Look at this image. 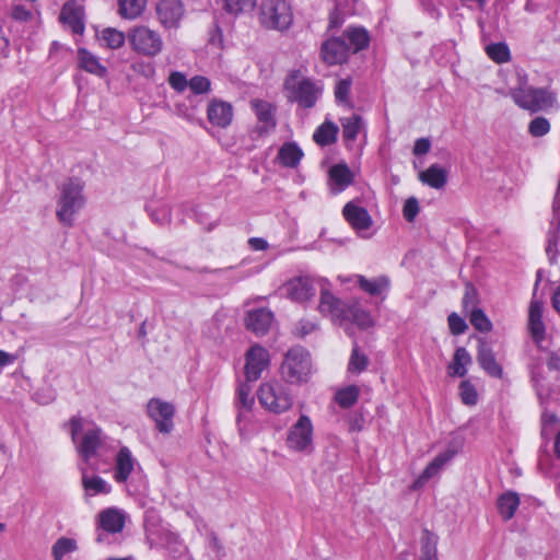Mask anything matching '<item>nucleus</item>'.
I'll return each instance as SVG.
<instances>
[{
    "label": "nucleus",
    "instance_id": "1",
    "mask_svg": "<svg viewBox=\"0 0 560 560\" xmlns=\"http://www.w3.org/2000/svg\"><path fill=\"white\" fill-rule=\"evenodd\" d=\"M500 93L509 95L520 108L530 113L547 112L558 107L556 95L545 88L529 85L527 73L520 68L514 70L508 93L503 91Z\"/></svg>",
    "mask_w": 560,
    "mask_h": 560
},
{
    "label": "nucleus",
    "instance_id": "2",
    "mask_svg": "<svg viewBox=\"0 0 560 560\" xmlns=\"http://www.w3.org/2000/svg\"><path fill=\"white\" fill-rule=\"evenodd\" d=\"M70 427L72 442L85 464L101 456V451L107 445L108 440L101 428L77 416L71 418Z\"/></svg>",
    "mask_w": 560,
    "mask_h": 560
},
{
    "label": "nucleus",
    "instance_id": "3",
    "mask_svg": "<svg viewBox=\"0 0 560 560\" xmlns=\"http://www.w3.org/2000/svg\"><path fill=\"white\" fill-rule=\"evenodd\" d=\"M83 188V182L77 177L65 180L58 187L59 195L56 201V215L62 225L72 226L74 217L84 207L85 197Z\"/></svg>",
    "mask_w": 560,
    "mask_h": 560
},
{
    "label": "nucleus",
    "instance_id": "4",
    "mask_svg": "<svg viewBox=\"0 0 560 560\" xmlns=\"http://www.w3.org/2000/svg\"><path fill=\"white\" fill-rule=\"evenodd\" d=\"M283 92L289 102L308 109L316 105L322 95V88L300 70H292L284 80Z\"/></svg>",
    "mask_w": 560,
    "mask_h": 560
},
{
    "label": "nucleus",
    "instance_id": "5",
    "mask_svg": "<svg viewBox=\"0 0 560 560\" xmlns=\"http://www.w3.org/2000/svg\"><path fill=\"white\" fill-rule=\"evenodd\" d=\"M257 397L262 408L276 415L288 411L293 405L289 386L279 381L261 383Z\"/></svg>",
    "mask_w": 560,
    "mask_h": 560
},
{
    "label": "nucleus",
    "instance_id": "6",
    "mask_svg": "<svg viewBox=\"0 0 560 560\" xmlns=\"http://www.w3.org/2000/svg\"><path fill=\"white\" fill-rule=\"evenodd\" d=\"M280 373L287 383L299 384L306 382L311 373L308 352L301 347L290 349L283 359Z\"/></svg>",
    "mask_w": 560,
    "mask_h": 560
},
{
    "label": "nucleus",
    "instance_id": "7",
    "mask_svg": "<svg viewBox=\"0 0 560 560\" xmlns=\"http://www.w3.org/2000/svg\"><path fill=\"white\" fill-rule=\"evenodd\" d=\"M292 21V10L285 0H262L259 8V22L262 26L284 31Z\"/></svg>",
    "mask_w": 560,
    "mask_h": 560
},
{
    "label": "nucleus",
    "instance_id": "8",
    "mask_svg": "<svg viewBox=\"0 0 560 560\" xmlns=\"http://www.w3.org/2000/svg\"><path fill=\"white\" fill-rule=\"evenodd\" d=\"M285 445L294 453L310 455L314 451V428L306 415H301L287 432Z\"/></svg>",
    "mask_w": 560,
    "mask_h": 560
},
{
    "label": "nucleus",
    "instance_id": "9",
    "mask_svg": "<svg viewBox=\"0 0 560 560\" xmlns=\"http://www.w3.org/2000/svg\"><path fill=\"white\" fill-rule=\"evenodd\" d=\"M128 40L133 51L145 57H155L163 49V39L159 32L147 25L132 27Z\"/></svg>",
    "mask_w": 560,
    "mask_h": 560
},
{
    "label": "nucleus",
    "instance_id": "10",
    "mask_svg": "<svg viewBox=\"0 0 560 560\" xmlns=\"http://www.w3.org/2000/svg\"><path fill=\"white\" fill-rule=\"evenodd\" d=\"M250 107L254 110L257 124L252 130V138L259 139L268 136L276 129V106L264 100H252Z\"/></svg>",
    "mask_w": 560,
    "mask_h": 560
},
{
    "label": "nucleus",
    "instance_id": "11",
    "mask_svg": "<svg viewBox=\"0 0 560 560\" xmlns=\"http://www.w3.org/2000/svg\"><path fill=\"white\" fill-rule=\"evenodd\" d=\"M324 279H314L307 276L295 277L284 283L285 295L298 303H304L315 296L317 288Z\"/></svg>",
    "mask_w": 560,
    "mask_h": 560
},
{
    "label": "nucleus",
    "instance_id": "12",
    "mask_svg": "<svg viewBox=\"0 0 560 560\" xmlns=\"http://www.w3.org/2000/svg\"><path fill=\"white\" fill-rule=\"evenodd\" d=\"M149 417L154 421L159 432L168 434L174 429L175 407L160 398H151L147 405Z\"/></svg>",
    "mask_w": 560,
    "mask_h": 560
},
{
    "label": "nucleus",
    "instance_id": "13",
    "mask_svg": "<svg viewBox=\"0 0 560 560\" xmlns=\"http://www.w3.org/2000/svg\"><path fill=\"white\" fill-rule=\"evenodd\" d=\"M270 355L266 348L253 345L245 354V377L247 382H256L269 366Z\"/></svg>",
    "mask_w": 560,
    "mask_h": 560
},
{
    "label": "nucleus",
    "instance_id": "14",
    "mask_svg": "<svg viewBox=\"0 0 560 560\" xmlns=\"http://www.w3.org/2000/svg\"><path fill=\"white\" fill-rule=\"evenodd\" d=\"M246 383H241L236 389V408L238 410L236 423L241 435H245L250 422V411L254 406V397L252 396V386Z\"/></svg>",
    "mask_w": 560,
    "mask_h": 560
},
{
    "label": "nucleus",
    "instance_id": "15",
    "mask_svg": "<svg viewBox=\"0 0 560 560\" xmlns=\"http://www.w3.org/2000/svg\"><path fill=\"white\" fill-rule=\"evenodd\" d=\"M327 281L324 280L320 283V298L318 304V311L323 316L329 317L332 323L342 325V318L347 303L335 296L327 288Z\"/></svg>",
    "mask_w": 560,
    "mask_h": 560
},
{
    "label": "nucleus",
    "instance_id": "16",
    "mask_svg": "<svg viewBox=\"0 0 560 560\" xmlns=\"http://www.w3.org/2000/svg\"><path fill=\"white\" fill-rule=\"evenodd\" d=\"M477 293L474 288H467L463 298V308L469 316L470 324L481 332H488L492 328V324L485 312L475 306Z\"/></svg>",
    "mask_w": 560,
    "mask_h": 560
},
{
    "label": "nucleus",
    "instance_id": "17",
    "mask_svg": "<svg viewBox=\"0 0 560 560\" xmlns=\"http://www.w3.org/2000/svg\"><path fill=\"white\" fill-rule=\"evenodd\" d=\"M156 15L165 28H177L184 16V5L180 0H160Z\"/></svg>",
    "mask_w": 560,
    "mask_h": 560
},
{
    "label": "nucleus",
    "instance_id": "18",
    "mask_svg": "<svg viewBox=\"0 0 560 560\" xmlns=\"http://www.w3.org/2000/svg\"><path fill=\"white\" fill-rule=\"evenodd\" d=\"M342 214L350 226L361 236H363L362 233L369 230L373 224V220L368 210L360 207L354 201H349L345 205Z\"/></svg>",
    "mask_w": 560,
    "mask_h": 560
},
{
    "label": "nucleus",
    "instance_id": "19",
    "mask_svg": "<svg viewBox=\"0 0 560 560\" xmlns=\"http://www.w3.org/2000/svg\"><path fill=\"white\" fill-rule=\"evenodd\" d=\"M350 52L346 40L341 37H332L322 45L320 55L323 60L329 65L343 62Z\"/></svg>",
    "mask_w": 560,
    "mask_h": 560
},
{
    "label": "nucleus",
    "instance_id": "20",
    "mask_svg": "<svg viewBox=\"0 0 560 560\" xmlns=\"http://www.w3.org/2000/svg\"><path fill=\"white\" fill-rule=\"evenodd\" d=\"M207 117L213 126L226 128L233 120V107L228 102L214 98L208 104Z\"/></svg>",
    "mask_w": 560,
    "mask_h": 560
},
{
    "label": "nucleus",
    "instance_id": "21",
    "mask_svg": "<svg viewBox=\"0 0 560 560\" xmlns=\"http://www.w3.org/2000/svg\"><path fill=\"white\" fill-rule=\"evenodd\" d=\"M457 448H447L445 452L440 453L434 459L425 467L422 474L415 480L412 488H421L431 478L439 475L441 469L456 455Z\"/></svg>",
    "mask_w": 560,
    "mask_h": 560
},
{
    "label": "nucleus",
    "instance_id": "22",
    "mask_svg": "<svg viewBox=\"0 0 560 560\" xmlns=\"http://www.w3.org/2000/svg\"><path fill=\"white\" fill-rule=\"evenodd\" d=\"M273 320V314L268 308H257L247 313L246 327L257 336L265 335Z\"/></svg>",
    "mask_w": 560,
    "mask_h": 560
},
{
    "label": "nucleus",
    "instance_id": "23",
    "mask_svg": "<svg viewBox=\"0 0 560 560\" xmlns=\"http://www.w3.org/2000/svg\"><path fill=\"white\" fill-rule=\"evenodd\" d=\"M353 182V174L346 163H339L329 170V186L334 194H339Z\"/></svg>",
    "mask_w": 560,
    "mask_h": 560
},
{
    "label": "nucleus",
    "instance_id": "24",
    "mask_svg": "<svg viewBox=\"0 0 560 560\" xmlns=\"http://www.w3.org/2000/svg\"><path fill=\"white\" fill-rule=\"evenodd\" d=\"M136 459L127 446H122L116 456L114 478L117 482H126L135 469Z\"/></svg>",
    "mask_w": 560,
    "mask_h": 560
},
{
    "label": "nucleus",
    "instance_id": "25",
    "mask_svg": "<svg viewBox=\"0 0 560 560\" xmlns=\"http://www.w3.org/2000/svg\"><path fill=\"white\" fill-rule=\"evenodd\" d=\"M82 15L81 5L75 2H66L60 12V21L68 25L74 34H82L84 31Z\"/></svg>",
    "mask_w": 560,
    "mask_h": 560
},
{
    "label": "nucleus",
    "instance_id": "26",
    "mask_svg": "<svg viewBox=\"0 0 560 560\" xmlns=\"http://www.w3.org/2000/svg\"><path fill=\"white\" fill-rule=\"evenodd\" d=\"M477 360L480 366L492 377H502V368L497 362L493 351L489 348L485 340H479Z\"/></svg>",
    "mask_w": 560,
    "mask_h": 560
},
{
    "label": "nucleus",
    "instance_id": "27",
    "mask_svg": "<svg viewBox=\"0 0 560 560\" xmlns=\"http://www.w3.org/2000/svg\"><path fill=\"white\" fill-rule=\"evenodd\" d=\"M528 327L532 338L537 342L545 339V325L542 322V304L538 301H532L528 315Z\"/></svg>",
    "mask_w": 560,
    "mask_h": 560
},
{
    "label": "nucleus",
    "instance_id": "28",
    "mask_svg": "<svg viewBox=\"0 0 560 560\" xmlns=\"http://www.w3.org/2000/svg\"><path fill=\"white\" fill-rule=\"evenodd\" d=\"M125 514L115 508H109L100 513V525L107 533H120L125 526Z\"/></svg>",
    "mask_w": 560,
    "mask_h": 560
},
{
    "label": "nucleus",
    "instance_id": "29",
    "mask_svg": "<svg viewBox=\"0 0 560 560\" xmlns=\"http://www.w3.org/2000/svg\"><path fill=\"white\" fill-rule=\"evenodd\" d=\"M345 315L346 316L342 318V324L346 322H351L363 329L369 328L374 324L371 314L363 310L359 302L347 304Z\"/></svg>",
    "mask_w": 560,
    "mask_h": 560
},
{
    "label": "nucleus",
    "instance_id": "30",
    "mask_svg": "<svg viewBox=\"0 0 560 560\" xmlns=\"http://www.w3.org/2000/svg\"><path fill=\"white\" fill-rule=\"evenodd\" d=\"M343 39L352 52L365 49L370 43L369 33L360 26L348 27L343 33Z\"/></svg>",
    "mask_w": 560,
    "mask_h": 560
},
{
    "label": "nucleus",
    "instance_id": "31",
    "mask_svg": "<svg viewBox=\"0 0 560 560\" xmlns=\"http://www.w3.org/2000/svg\"><path fill=\"white\" fill-rule=\"evenodd\" d=\"M438 536L428 530L423 529L420 537V549L416 560H439L438 557Z\"/></svg>",
    "mask_w": 560,
    "mask_h": 560
},
{
    "label": "nucleus",
    "instance_id": "32",
    "mask_svg": "<svg viewBox=\"0 0 560 560\" xmlns=\"http://www.w3.org/2000/svg\"><path fill=\"white\" fill-rule=\"evenodd\" d=\"M78 60L80 68L100 78H103L107 72L106 68L100 62L98 57L85 48L78 49Z\"/></svg>",
    "mask_w": 560,
    "mask_h": 560
},
{
    "label": "nucleus",
    "instance_id": "33",
    "mask_svg": "<svg viewBox=\"0 0 560 560\" xmlns=\"http://www.w3.org/2000/svg\"><path fill=\"white\" fill-rule=\"evenodd\" d=\"M338 131V126L327 119L315 129L313 140L319 147L330 145L336 142Z\"/></svg>",
    "mask_w": 560,
    "mask_h": 560
},
{
    "label": "nucleus",
    "instance_id": "34",
    "mask_svg": "<svg viewBox=\"0 0 560 560\" xmlns=\"http://www.w3.org/2000/svg\"><path fill=\"white\" fill-rule=\"evenodd\" d=\"M355 279L360 289L370 295H380L389 288V279L386 276L368 279L362 275H357Z\"/></svg>",
    "mask_w": 560,
    "mask_h": 560
},
{
    "label": "nucleus",
    "instance_id": "35",
    "mask_svg": "<svg viewBox=\"0 0 560 560\" xmlns=\"http://www.w3.org/2000/svg\"><path fill=\"white\" fill-rule=\"evenodd\" d=\"M419 179L432 188L441 189L447 182V174L444 168L438 164H433L419 174Z\"/></svg>",
    "mask_w": 560,
    "mask_h": 560
},
{
    "label": "nucleus",
    "instance_id": "36",
    "mask_svg": "<svg viewBox=\"0 0 560 560\" xmlns=\"http://www.w3.org/2000/svg\"><path fill=\"white\" fill-rule=\"evenodd\" d=\"M303 158V151L295 142H285L279 149L278 159L287 167H296Z\"/></svg>",
    "mask_w": 560,
    "mask_h": 560
},
{
    "label": "nucleus",
    "instance_id": "37",
    "mask_svg": "<svg viewBox=\"0 0 560 560\" xmlns=\"http://www.w3.org/2000/svg\"><path fill=\"white\" fill-rule=\"evenodd\" d=\"M520 505V497L515 492H505L498 499V510L503 520H511Z\"/></svg>",
    "mask_w": 560,
    "mask_h": 560
},
{
    "label": "nucleus",
    "instance_id": "38",
    "mask_svg": "<svg viewBox=\"0 0 560 560\" xmlns=\"http://www.w3.org/2000/svg\"><path fill=\"white\" fill-rule=\"evenodd\" d=\"M471 362V357L465 348H457L454 358L448 365L451 376L463 377L467 373L466 366Z\"/></svg>",
    "mask_w": 560,
    "mask_h": 560
},
{
    "label": "nucleus",
    "instance_id": "39",
    "mask_svg": "<svg viewBox=\"0 0 560 560\" xmlns=\"http://www.w3.org/2000/svg\"><path fill=\"white\" fill-rule=\"evenodd\" d=\"M81 470L82 483L88 494L95 495L98 493H108L110 491V487L103 478L98 476L89 477L86 475L85 468H81Z\"/></svg>",
    "mask_w": 560,
    "mask_h": 560
},
{
    "label": "nucleus",
    "instance_id": "40",
    "mask_svg": "<svg viewBox=\"0 0 560 560\" xmlns=\"http://www.w3.org/2000/svg\"><path fill=\"white\" fill-rule=\"evenodd\" d=\"M147 0H119L118 12L128 20L138 18L145 9Z\"/></svg>",
    "mask_w": 560,
    "mask_h": 560
},
{
    "label": "nucleus",
    "instance_id": "41",
    "mask_svg": "<svg viewBox=\"0 0 560 560\" xmlns=\"http://www.w3.org/2000/svg\"><path fill=\"white\" fill-rule=\"evenodd\" d=\"M342 136L346 141H354L362 130L364 122L359 115H352L350 117L341 119Z\"/></svg>",
    "mask_w": 560,
    "mask_h": 560
},
{
    "label": "nucleus",
    "instance_id": "42",
    "mask_svg": "<svg viewBox=\"0 0 560 560\" xmlns=\"http://www.w3.org/2000/svg\"><path fill=\"white\" fill-rule=\"evenodd\" d=\"M78 550V542L73 538L60 537L51 547V556L56 560H63L67 555Z\"/></svg>",
    "mask_w": 560,
    "mask_h": 560
},
{
    "label": "nucleus",
    "instance_id": "43",
    "mask_svg": "<svg viewBox=\"0 0 560 560\" xmlns=\"http://www.w3.org/2000/svg\"><path fill=\"white\" fill-rule=\"evenodd\" d=\"M369 365V358L364 354L357 343L353 345L351 355L348 362V373L360 374L366 370Z\"/></svg>",
    "mask_w": 560,
    "mask_h": 560
},
{
    "label": "nucleus",
    "instance_id": "44",
    "mask_svg": "<svg viewBox=\"0 0 560 560\" xmlns=\"http://www.w3.org/2000/svg\"><path fill=\"white\" fill-rule=\"evenodd\" d=\"M359 394L357 385H349L337 390L335 399L341 408H350L358 401Z\"/></svg>",
    "mask_w": 560,
    "mask_h": 560
},
{
    "label": "nucleus",
    "instance_id": "45",
    "mask_svg": "<svg viewBox=\"0 0 560 560\" xmlns=\"http://www.w3.org/2000/svg\"><path fill=\"white\" fill-rule=\"evenodd\" d=\"M100 39L106 47L110 49H118L124 46L126 36L122 32L116 28L107 27L102 31Z\"/></svg>",
    "mask_w": 560,
    "mask_h": 560
},
{
    "label": "nucleus",
    "instance_id": "46",
    "mask_svg": "<svg viewBox=\"0 0 560 560\" xmlns=\"http://www.w3.org/2000/svg\"><path fill=\"white\" fill-rule=\"evenodd\" d=\"M487 55L497 63H503L510 60V49L504 43L490 44L486 48Z\"/></svg>",
    "mask_w": 560,
    "mask_h": 560
},
{
    "label": "nucleus",
    "instance_id": "47",
    "mask_svg": "<svg viewBox=\"0 0 560 560\" xmlns=\"http://www.w3.org/2000/svg\"><path fill=\"white\" fill-rule=\"evenodd\" d=\"M550 131V122L542 116H537L528 124V132L532 137L540 138Z\"/></svg>",
    "mask_w": 560,
    "mask_h": 560
},
{
    "label": "nucleus",
    "instance_id": "48",
    "mask_svg": "<svg viewBox=\"0 0 560 560\" xmlns=\"http://www.w3.org/2000/svg\"><path fill=\"white\" fill-rule=\"evenodd\" d=\"M147 211L149 212L152 221L158 224L162 225L171 221V211L166 205H161L160 207L149 205L147 206Z\"/></svg>",
    "mask_w": 560,
    "mask_h": 560
},
{
    "label": "nucleus",
    "instance_id": "49",
    "mask_svg": "<svg viewBox=\"0 0 560 560\" xmlns=\"http://www.w3.org/2000/svg\"><path fill=\"white\" fill-rule=\"evenodd\" d=\"M459 396L467 406H475L478 401V394L475 386L469 381H463L459 385Z\"/></svg>",
    "mask_w": 560,
    "mask_h": 560
},
{
    "label": "nucleus",
    "instance_id": "50",
    "mask_svg": "<svg viewBox=\"0 0 560 560\" xmlns=\"http://www.w3.org/2000/svg\"><path fill=\"white\" fill-rule=\"evenodd\" d=\"M319 323L316 319L302 318L300 319L294 327V335L304 338L310 334L318 330Z\"/></svg>",
    "mask_w": 560,
    "mask_h": 560
},
{
    "label": "nucleus",
    "instance_id": "51",
    "mask_svg": "<svg viewBox=\"0 0 560 560\" xmlns=\"http://www.w3.org/2000/svg\"><path fill=\"white\" fill-rule=\"evenodd\" d=\"M226 11L231 13H241L245 11H252L257 0H224Z\"/></svg>",
    "mask_w": 560,
    "mask_h": 560
},
{
    "label": "nucleus",
    "instance_id": "52",
    "mask_svg": "<svg viewBox=\"0 0 560 560\" xmlns=\"http://www.w3.org/2000/svg\"><path fill=\"white\" fill-rule=\"evenodd\" d=\"M188 86L195 94H206L210 91L211 82L202 75H195L188 81Z\"/></svg>",
    "mask_w": 560,
    "mask_h": 560
},
{
    "label": "nucleus",
    "instance_id": "53",
    "mask_svg": "<svg viewBox=\"0 0 560 560\" xmlns=\"http://www.w3.org/2000/svg\"><path fill=\"white\" fill-rule=\"evenodd\" d=\"M11 18L21 23L28 22L33 19V12L26 5L21 3H13L11 7Z\"/></svg>",
    "mask_w": 560,
    "mask_h": 560
},
{
    "label": "nucleus",
    "instance_id": "54",
    "mask_svg": "<svg viewBox=\"0 0 560 560\" xmlns=\"http://www.w3.org/2000/svg\"><path fill=\"white\" fill-rule=\"evenodd\" d=\"M420 211L419 202L417 198L410 197L405 201L404 208H402V214L404 218L408 222H413L416 217L418 215Z\"/></svg>",
    "mask_w": 560,
    "mask_h": 560
},
{
    "label": "nucleus",
    "instance_id": "55",
    "mask_svg": "<svg viewBox=\"0 0 560 560\" xmlns=\"http://www.w3.org/2000/svg\"><path fill=\"white\" fill-rule=\"evenodd\" d=\"M448 327L453 335L458 336L466 331L467 324L463 317L456 313H452L448 318Z\"/></svg>",
    "mask_w": 560,
    "mask_h": 560
},
{
    "label": "nucleus",
    "instance_id": "56",
    "mask_svg": "<svg viewBox=\"0 0 560 560\" xmlns=\"http://www.w3.org/2000/svg\"><path fill=\"white\" fill-rule=\"evenodd\" d=\"M168 84L177 92H184L188 86V81L184 73L174 71L168 77Z\"/></svg>",
    "mask_w": 560,
    "mask_h": 560
},
{
    "label": "nucleus",
    "instance_id": "57",
    "mask_svg": "<svg viewBox=\"0 0 560 560\" xmlns=\"http://www.w3.org/2000/svg\"><path fill=\"white\" fill-rule=\"evenodd\" d=\"M351 89V81L349 79L340 80L335 89L336 100L340 103H345L348 101V95Z\"/></svg>",
    "mask_w": 560,
    "mask_h": 560
},
{
    "label": "nucleus",
    "instance_id": "58",
    "mask_svg": "<svg viewBox=\"0 0 560 560\" xmlns=\"http://www.w3.org/2000/svg\"><path fill=\"white\" fill-rule=\"evenodd\" d=\"M431 149V141L428 138H419L416 140L412 153L417 156L427 154Z\"/></svg>",
    "mask_w": 560,
    "mask_h": 560
},
{
    "label": "nucleus",
    "instance_id": "59",
    "mask_svg": "<svg viewBox=\"0 0 560 560\" xmlns=\"http://www.w3.org/2000/svg\"><path fill=\"white\" fill-rule=\"evenodd\" d=\"M248 245L253 250H266L269 247L268 242L262 237H250Z\"/></svg>",
    "mask_w": 560,
    "mask_h": 560
},
{
    "label": "nucleus",
    "instance_id": "60",
    "mask_svg": "<svg viewBox=\"0 0 560 560\" xmlns=\"http://www.w3.org/2000/svg\"><path fill=\"white\" fill-rule=\"evenodd\" d=\"M336 2V14H332L330 16L329 27H338L341 24V21H339L337 14H345V10L342 9V0H335Z\"/></svg>",
    "mask_w": 560,
    "mask_h": 560
},
{
    "label": "nucleus",
    "instance_id": "61",
    "mask_svg": "<svg viewBox=\"0 0 560 560\" xmlns=\"http://www.w3.org/2000/svg\"><path fill=\"white\" fill-rule=\"evenodd\" d=\"M547 365L550 370L560 371V349L549 355Z\"/></svg>",
    "mask_w": 560,
    "mask_h": 560
},
{
    "label": "nucleus",
    "instance_id": "62",
    "mask_svg": "<svg viewBox=\"0 0 560 560\" xmlns=\"http://www.w3.org/2000/svg\"><path fill=\"white\" fill-rule=\"evenodd\" d=\"M14 361L15 357L13 354L0 350V369L12 364Z\"/></svg>",
    "mask_w": 560,
    "mask_h": 560
},
{
    "label": "nucleus",
    "instance_id": "63",
    "mask_svg": "<svg viewBox=\"0 0 560 560\" xmlns=\"http://www.w3.org/2000/svg\"><path fill=\"white\" fill-rule=\"evenodd\" d=\"M429 15L434 19V20H439L441 16H442V13L441 11L435 8L433 4H430L427 9Z\"/></svg>",
    "mask_w": 560,
    "mask_h": 560
},
{
    "label": "nucleus",
    "instance_id": "64",
    "mask_svg": "<svg viewBox=\"0 0 560 560\" xmlns=\"http://www.w3.org/2000/svg\"><path fill=\"white\" fill-rule=\"evenodd\" d=\"M552 304H553V307L557 310V312L560 313V285L557 288V290L553 293Z\"/></svg>",
    "mask_w": 560,
    "mask_h": 560
}]
</instances>
